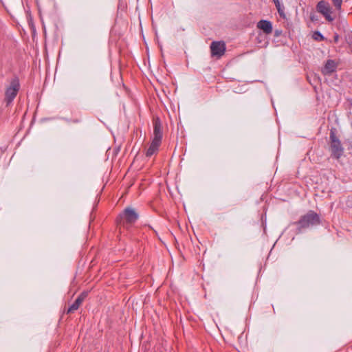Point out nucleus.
<instances>
[{
	"label": "nucleus",
	"mask_w": 352,
	"mask_h": 352,
	"mask_svg": "<svg viewBox=\"0 0 352 352\" xmlns=\"http://www.w3.org/2000/svg\"><path fill=\"white\" fill-rule=\"evenodd\" d=\"M296 226V233L300 234L303 230L321 224V219L319 214L312 210H309L306 214L302 215L298 221L292 223Z\"/></svg>",
	"instance_id": "1"
},
{
	"label": "nucleus",
	"mask_w": 352,
	"mask_h": 352,
	"mask_svg": "<svg viewBox=\"0 0 352 352\" xmlns=\"http://www.w3.org/2000/svg\"><path fill=\"white\" fill-rule=\"evenodd\" d=\"M139 217V214L131 208H126L116 219L117 223L124 228L134 223Z\"/></svg>",
	"instance_id": "2"
},
{
	"label": "nucleus",
	"mask_w": 352,
	"mask_h": 352,
	"mask_svg": "<svg viewBox=\"0 0 352 352\" xmlns=\"http://www.w3.org/2000/svg\"><path fill=\"white\" fill-rule=\"evenodd\" d=\"M336 132V129L335 128L330 130V150L332 157L338 160L343 155L344 148L340 140L337 138Z\"/></svg>",
	"instance_id": "3"
},
{
	"label": "nucleus",
	"mask_w": 352,
	"mask_h": 352,
	"mask_svg": "<svg viewBox=\"0 0 352 352\" xmlns=\"http://www.w3.org/2000/svg\"><path fill=\"white\" fill-rule=\"evenodd\" d=\"M20 89V82L18 77L13 78L10 85L6 88L5 91L4 100L6 102V105L10 104L15 97L16 96Z\"/></svg>",
	"instance_id": "4"
},
{
	"label": "nucleus",
	"mask_w": 352,
	"mask_h": 352,
	"mask_svg": "<svg viewBox=\"0 0 352 352\" xmlns=\"http://www.w3.org/2000/svg\"><path fill=\"white\" fill-rule=\"evenodd\" d=\"M316 11L321 14L328 22H333L336 16H332L333 10L330 3L326 1L321 0L316 5Z\"/></svg>",
	"instance_id": "5"
},
{
	"label": "nucleus",
	"mask_w": 352,
	"mask_h": 352,
	"mask_svg": "<svg viewBox=\"0 0 352 352\" xmlns=\"http://www.w3.org/2000/svg\"><path fill=\"white\" fill-rule=\"evenodd\" d=\"M226 49L223 41H212L210 44L211 56L220 58L225 54Z\"/></svg>",
	"instance_id": "6"
},
{
	"label": "nucleus",
	"mask_w": 352,
	"mask_h": 352,
	"mask_svg": "<svg viewBox=\"0 0 352 352\" xmlns=\"http://www.w3.org/2000/svg\"><path fill=\"white\" fill-rule=\"evenodd\" d=\"M153 141L161 143L162 139V126L160 119L157 117L153 121Z\"/></svg>",
	"instance_id": "7"
},
{
	"label": "nucleus",
	"mask_w": 352,
	"mask_h": 352,
	"mask_svg": "<svg viewBox=\"0 0 352 352\" xmlns=\"http://www.w3.org/2000/svg\"><path fill=\"white\" fill-rule=\"evenodd\" d=\"M258 29L263 30L265 34H270L273 31L272 23L268 20H260L256 25Z\"/></svg>",
	"instance_id": "8"
},
{
	"label": "nucleus",
	"mask_w": 352,
	"mask_h": 352,
	"mask_svg": "<svg viewBox=\"0 0 352 352\" xmlns=\"http://www.w3.org/2000/svg\"><path fill=\"white\" fill-rule=\"evenodd\" d=\"M337 65L333 60L329 59L325 63L324 68L322 69V73L324 75H330L336 71Z\"/></svg>",
	"instance_id": "9"
},
{
	"label": "nucleus",
	"mask_w": 352,
	"mask_h": 352,
	"mask_svg": "<svg viewBox=\"0 0 352 352\" xmlns=\"http://www.w3.org/2000/svg\"><path fill=\"white\" fill-rule=\"evenodd\" d=\"M160 144L161 143L152 140L149 147L146 150V156L149 157L155 154L158 151Z\"/></svg>",
	"instance_id": "10"
},
{
	"label": "nucleus",
	"mask_w": 352,
	"mask_h": 352,
	"mask_svg": "<svg viewBox=\"0 0 352 352\" xmlns=\"http://www.w3.org/2000/svg\"><path fill=\"white\" fill-rule=\"evenodd\" d=\"M82 302V301H81V300L78 297H77L75 301L70 305V307L66 311V313L69 314L70 313L74 312L79 308Z\"/></svg>",
	"instance_id": "11"
},
{
	"label": "nucleus",
	"mask_w": 352,
	"mask_h": 352,
	"mask_svg": "<svg viewBox=\"0 0 352 352\" xmlns=\"http://www.w3.org/2000/svg\"><path fill=\"white\" fill-rule=\"evenodd\" d=\"M331 1L335 8V10L336 11H338V12H341L343 0H331Z\"/></svg>",
	"instance_id": "12"
},
{
	"label": "nucleus",
	"mask_w": 352,
	"mask_h": 352,
	"mask_svg": "<svg viewBox=\"0 0 352 352\" xmlns=\"http://www.w3.org/2000/svg\"><path fill=\"white\" fill-rule=\"evenodd\" d=\"M312 38L318 41H322L325 40V37L319 31H315L312 35Z\"/></svg>",
	"instance_id": "13"
},
{
	"label": "nucleus",
	"mask_w": 352,
	"mask_h": 352,
	"mask_svg": "<svg viewBox=\"0 0 352 352\" xmlns=\"http://www.w3.org/2000/svg\"><path fill=\"white\" fill-rule=\"evenodd\" d=\"M88 296V292L84 291L82 292L78 297L81 300V301H84L85 298Z\"/></svg>",
	"instance_id": "14"
},
{
	"label": "nucleus",
	"mask_w": 352,
	"mask_h": 352,
	"mask_svg": "<svg viewBox=\"0 0 352 352\" xmlns=\"http://www.w3.org/2000/svg\"><path fill=\"white\" fill-rule=\"evenodd\" d=\"M276 8L279 15L283 18H285V14L284 13L283 10L281 8V6H280L279 7H276Z\"/></svg>",
	"instance_id": "15"
},
{
	"label": "nucleus",
	"mask_w": 352,
	"mask_h": 352,
	"mask_svg": "<svg viewBox=\"0 0 352 352\" xmlns=\"http://www.w3.org/2000/svg\"><path fill=\"white\" fill-rule=\"evenodd\" d=\"M281 34H282V30L276 29L274 31V35L275 37H278V36H280L281 35Z\"/></svg>",
	"instance_id": "16"
},
{
	"label": "nucleus",
	"mask_w": 352,
	"mask_h": 352,
	"mask_svg": "<svg viewBox=\"0 0 352 352\" xmlns=\"http://www.w3.org/2000/svg\"><path fill=\"white\" fill-rule=\"evenodd\" d=\"M273 1L276 7H279L280 6V3L279 2V0H273Z\"/></svg>",
	"instance_id": "17"
},
{
	"label": "nucleus",
	"mask_w": 352,
	"mask_h": 352,
	"mask_svg": "<svg viewBox=\"0 0 352 352\" xmlns=\"http://www.w3.org/2000/svg\"><path fill=\"white\" fill-rule=\"evenodd\" d=\"M338 39H339V35L338 34H335V35H334V41L336 43H337L338 41Z\"/></svg>",
	"instance_id": "18"
},
{
	"label": "nucleus",
	"mask_w": 352,
	"mask_h": 352,
	"mask_svg": "<svg viewBox=\"0 0 352 352\" xmlns=\"http://www.w3.org/2000/svg\"><path fill=\"white\" fill-rule=\"evenodd\" d=\"M314 19H315V17H314V16H311V21H314Z\"/></svg>",
	"instance_id": "19"
}]
</instances>
